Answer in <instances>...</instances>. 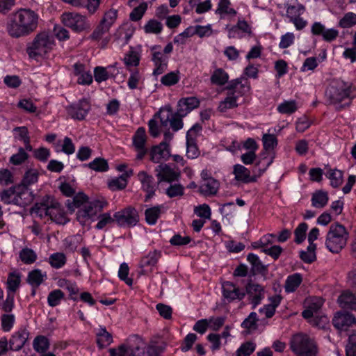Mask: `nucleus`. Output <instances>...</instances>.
Listing matches in <instances>:
<instances>
[{"instance_id": "nucleus-1", "label": "nucleus", "mask_w": 356, "mask_h": 356, "mask_svg": "<svg viewBox=\"0 0 356 356\" xmlns=\"http://www.w3.org/2000/svg\"><path fill=\"white\" fill-rule=\"evenodd\" d=\"M39 15L30 8H19L7 17L6 30L12 38L18 39L30 35L38 26Z\"/></svg>"}, {"instance_id": "nucleus-2", "label": "nucleus", "mask_w": 356, "mask_h": 356, "mask_svg": "<svg viewBox=\"0 0 356 356\" xmlns=\"http://www.w3.org/2000/svg\"><path fill=\"white\" fill-rule=\"evenodd\" d=\"M325 96L330 104L339 105V108L341 109L350 105V102L341 105V102L346 99L351 100L356 97V88L351 83L340 79H334L330 81Z\"/></svg>"}, {"instance_id": "nucleus-3", "label": "nucleus", "mask_w": 356, "mask_h": 356, "mask_svg": "<svg viewBox=\"0 0 356 356\" xmlns=\"http://www.w3.org/2000/svg\"><path fill=\"white\" fill-rule=\"evenodd\" d=\"M266 157L259 158L252 171L243 165H234L232 173L234 175L235 180L244 184L256 182L257 179L262 175L273 163V158L269 159L266 162Z\"/></svg>"}, {"instance_id": "nucleus-4", "label": "nucleus", "mask_w": 356, "mask_h": 356, "mask_svg": "<svg viewBox=\"0 0 356 356\" xmlns=\"http://www.w3.org/2000/svg\"><path fill=\"white\" fill-rule=\"evenodd\" d=\"M225 89L229 92L227 93V97L219 104L218 110L220 112H225L229 109L237 107L238 95L236 93L243 95L249 92L250 86L248 80L241 77L232 80L229 82Z\"/></svg>"}, {"instance_id": "nucleus-5", "label": "nucleus", "mask_w": 356, "mask_h": 356, "mask_svg": "<svg viewBox=\"0 0 356 356\" xmlns=\"http://www.w3.org/2000/svg\"><path fill=\"white\" fill-rule=\"evenodd\" d=\"M349 234L346 227L339 222L330 226L327 233L325 245L332 253H339L346 245Z\"/></svg>"}, {"instance_id": "nucleus-6", "label": "nucleus", "mask_w": 356, "mask_h": 356, "mask_svg": "<svg viewBox=\"0 0 356 356\" xmlns=\"http://www.w3.org/2000/svg\"><path fill=\"white\" fill-rule=\"evenodd\" d=\"M290 348L296 356H317L318 353L315 339L304 333H298L291 337Z\"/></svg>"}, {"instance_id": "nucleus-7", "label": "nucleus", "mask_w": 356, "mask_h": 356, "mask_svg": "<svg viewBox=\"0 0 356 356\" xmlns=\"http://www.w3.org/2000/svg\"><path fill=\"white\" fill-rule=\"evenodd\" d=\"M55 46L52 35L47 32L38 33L33 41L29 43L26 53L31 58L36 59L38 56H44L50 52Z\"/></svg>"}, {"instance_id": "nucleus-8", "label": "nucleus", "mask_w": 356, "mask_h": 356, "mask_svg": "<svg viewBox=\"0 0 356 356\" xmlns=\"http://www.w3.org/2000/svg\"><path fill=\"white\" fill-rule=\"evenodd\" d=\"M185 116L182 115V113L178 109L173 112L172 108L169 106L161 108L154 115L155 118L158 117L159 118L161 127L168 128L170 127L175 132L183 128L182 119Z\"/></svg>"}, {"instance_id": "nucleus-9", "label": "nucleus", "mask_w": 356, "mask_h": 356, "mask_svg": "<svg viewBox=\"0 0 356 356\" xmlns=\"http://www.w3.org/2000/svg\"><path fill=\"white\" fill-rule=\"evenodd\" d=\"M334 327L340 334L344 333L346 336L352 335L356 327V318L348 312H338L332 319Z\"/></svg>"}, {"instance_id": "nucleus-10", "label": "nucleus", "mask_w": 356, "mask_h": 356, "mask_svg": "<svg viewBox=\"0 0 356 356\" xmlns=\"http://www.w3.org/2000/svg\"><path fill=\"white\" fill-rule=\"evenodd\" d=\"M106 204V202L99 200L88 202L84 205V208L78 210L76 213L77 220L84 225L89 219H93L99 213Z\"/></svg>"}, {"instance_id": "nucleus-11", "label": "nucleus", "mask_w": 356, "mask_h": 356, "mask_svg": "<svg viewBox=\"0 0 356 356\" xmlns=\"http://www.w3.org/2000/svg\"><path fill=\"white\" fill-rule=\"evenodd\" d=\"M114 220L118 226L131 227L135 226L139 221V215L136 209L128 207L114 213Z\"/></svg>"}, {"instance_id": "nucleus-12", "label": "nucleus", "mask_w": 356, "mask_h": 356, "mask_svg": "<svg viewBox=\"0 0 356 356\" xmlns=\"http://www.w3.org/2000/svg\"><path fill=\"white\" fill-rule=\"evenodd\" d=\"M63 24L76 32H81L89 28L86 17L76 13H65L62 15Z\"/></svg>"}, {"instance_id": "nucleus-13", "label": "nucleus", "mask_w": 356, "mask_h": 356, "mask_svg": "<svg viewBox=\"0 0 356 356\" xmlns=\"http://www.w3.org/2000/svg\"><path fill=\"white\" fill-rule=\"evenodd\" d=\"M118 17V11L115 9H110L106 11L99 25L94 30L90 38L92 40L100 39L104 34L107 33L110 28L115 23Z\"/></svg>"}, {"instance_id": "nucleus-14", "label": "nucleus", "mask_w": 356, "mask_h": 356, "mask_svg": "<svg viewBox=\"0 0 356 356\" xmlns=\"http://www.w3.org/2000/svg\"><path fill=\"white\" fill-rule=\"evenodd\" d=\"M138 179L141 184V188L146 193L145 202H148L155 195V192L159 186V181H155L154 178L145 171H140L138 174Z\"/></svg>"}, {"instance_id": "nucleus-15", "label": "nucleus", "mask_w": 356, "mask_h": 356, "mask_svg": "<svg viewBox=\"0 0 356 356\" xmlns=\"http://www.w3.org/2000/svg\"><path fill=\"white\" fill-rule=\"evenodd\" d=\"M161 256V250H154L141 257L139 263V268H140L139 274L146 275L151 272L152 268L157 265Z\"/></svg>"}, {"instance_id": "nucleus-16", "label": "nucleus", "mask_w": 356, "mask_h": 356, "mask_svg": "<svg viewBox=\"0 0 356 356\" xmlns=\"http://www.w3.org/2000/svg\"><path fill=\"white\" fill-rule=\"evenodd\" d=\"M160 49L161 47L159 45H154L151 47L152 60L155 66L153 71L154 76L163 74L168 67V57L161 51H157Z\"/></svg>"}, {"instance_id": "nucleus-17", "label": "nucleus", "mask_w": 356, "mask_h": 356, "mask_svg": "<svg viewBox=\"0 0 356 356\" xmlns=\"http://www.w3.org/2000/svg\"><path fill=\"white\" fill-rule=\"evenodd\" d=\"M133 146L137 152L136 159L142 160L148 150L145 147L147 135L143 127H139L133 136Z\"/></svg>"}, {"instance_id": "nucleus-18", "label": "nucleus", "mask_w": 356, "mask_h": 356, "mask_svg": "<svg viewBox=\"0 0 356 356\" xmlns=\"http://www.w3.org/2000/svg\"><path fill=\"white\" fill-rule=\"evenodd\" d=\"M222 296L228 302L240 301L245 296V292L231 282H225L222 284Z\"/></svg>"}, {"instance_id": "nucleus-19", "label": "nucleus", "mask_w": 356, "mask_h": 356, "mask_svg": "<svg viewBox=\"0 0 356 356\" xmlns=\"http://www.w3.org/2000/svg\"><path fill=\"white\" fill-rule=\"evenodd\" d=\"M29 331L25 327H21L14 332L9 339V348L12 351H19L29 341Z\"/></svg>"}, {"instance_id": "nucleus-20", "label": "nucleus", "mask_w": 356, "mask_h": 356, "mask_svg": "<svg viewBox=\"0 0 356 356\" xmlns=\"http://www.w3.org/2000/svg\"><path fill=\"white\" fill-rule=\"evenodd\" d=\"M245 294H248L253 309L259 305L264 298V289L257 283L249 282L245 286Z\"/></svg>"}, {"instance_id": "nucleus-21", "label": "nucleus", "mask_w": 356, "mask_h": 356, "mask_svg": "<svg viewBox=\"0 0 356 356\" xmlns=\"http://www.w3.org/2000/svg\"><path fill=\"white\" fill-rule=\"evenodd\" d=\"M48 217H49L51 221L59 225H65L69 221V218L60 204L53 197L52 202H51L50 204Z\"/></svg>"}, {"instance_id": "nucleus-22", "label": "nucleus", "mask_w": 356, "mask_h": 356, "mask_svg": "<svg viewBox=\"0 0 356 356\" xmlns=\"http://www.w3.org/2000/svg\"><path fill=\"white\" fill-rule=\"evenodd\" d=\"M311 32L314 35H321L323 39L328 42H332L339 35V31L334 29H326L321 22H314L311 28Z\"/></svg>"}, {"instance_id": "nucleus-23", "label": "nucleus", "mask_w": 356, "mask_h": 356, "mask_svg": "<svg viewBox=\"0 0 356 356\" xmlns=\"http://www.w3.org/2000/svg\"><path fill=\"white\" fill-rule=\"evenodd\" d=\"M155 171L159 183L162 181L172 182L177 180L179 177V172L165 163L159 165Z\"/></svg>"}, {"instance_id": "nucleus-24", "label": "nucleus", "mask_w": 356, "mask_h": 356, "mask_svg": "<svg viewBox=\"0 0 356 356\" xmlns=\"http://www.w3.org/2000/svg\"><path fill=\"white\" fill-rule=\"evenodd\" d=\"M90 109L89 102L87 99H81L78 103L71 105L67 111L69 115L74 119L82 120L85 118Z\"/></svg>"}, {"instance_id": "nucleus-25", "label": "nucleus", "mask_w": 356, "mask_h": 356, "mask_svg": "<svg viewBox=\"0 0 356 356\" xmlns=\"http://www.w3.org/2000/svg\"><path fill=\"white\" fill-rule=\"evenodd\" d=\"M170 147L166 142H161L152 147L150 151V160L154 163H159L161 160H167L170 157Z\"/></svg>"}, {"instance_id": "nucleus-26", "label": "nucleus", "mask_w": 356, "mask_h": 356, "mask_svg": "<svg viewBox=\"0 0 356 356\" xmlns=\"http://www.w3.org/2000/svg\"><path fill=\"white\" fill-rule=\"evenodd\" d=\"M166 211V207L163 204L156 205L148 208L145 211V220L148 225H154L156 223L157 220L161 217V214Z\"/></svg>"}, {"instance_id": "nucleus-27", "label": "nucleus", "mask_w": 356, "mask_h": 356, "mask_svg": "<svg viewBox=\"0 0 356 356\" xmlns=\"http://www.w3.org/2000/svg\"><path fill=\"white\" fill-rule=\"evenodd\" d=\"M200 106V101L195 97L181 98L177 104V109L182 113V115H187L194 108Z\"/></svg>"}, {"instance_id": "nucleus-28", "label": "nucleus", "mask_w": 356, "mask_h": 356, "mask_svg": "<svg viewBox=\"0 0 356 356\" xmlns=\"http://www.w3.org/2000/svg\"><path fill=\"white\" fill-rule=\"evenodd\" d=\"M51 202H52V197H45L42 202L35 204L31 209V213L41 218L48 216Z\"/></svg>"}, {"instance_id": "nucleus-29", "label": "nucleus", "mask_w": 356, "mask_h": 356, "mask_svg": "<svg viewBox=\"0 0 356 356\" xmlns=\"http://www.w3.org/2000/svg\"><path fill=\"white\" fill-rule=\"evenodd\" d=\"M338 302L341 308L356 310V297L350 291L343 292L338 298Z\"/></svg>"}, {"instance_id": "nucleus-30", "label": "nucleus", "mask_w": 356, "mask_h": 356, "mask_svg": "<svg viewBox=\"0 0 356 356\" xmlns=\"http://www.w3.org/2000/svg\"><path fill=\"white\" fill-rule=\"evenodd\" d=\"M88 202V197L83 193H79L74 196L72 200H67L66 206L67 209L73 212L76 209L84 208V205Z\"/></svg>"}, {"instance_id": "nucleus-31", "label": "nucleus", "mask_w": 356, "mask_h": 356, "mask_svg": "<svg viewBox=\"0 0 356 356\" xmlns=\"http://www.w3.org/2000/svg\"><path fill=\"white\" fill-rule=\"evenodd\" d=\"M247 260L251 264V271L254 275H265L266 273L268 270L267 266L262 264L257 255L250 253L247 257Z\"/></svg>"}, {"instance_id": "nucleus-32", "label": "nucleus", "mask_w": 356, "mask_h": 356, "mask_svg": "<svg viewBox=\"0 0 356 356\" xmlns=\"http://www.w3.org/2000/svg\"><path fill=\"white\" fill-rule=\"evenodd\" d=\"M97 343L100 348H105L113 342L111 334L104 326H100L96 332Z\"/></svg>"}, {"instance_id": "nucleus-33", "label": "nucleus", "mask_w": 356, "mask_h": 356, "mask_svg": "<svg viewBox=\"0 0 356 356\" xmlns=\"http://www.w3.org/2000/svg\"><path fill=\"white\" fill-rule=\"evenodd\" d=\"M219 183L213 178H209L204 180L200 186V192L204 195H215L218 192Z\"/></svg>"}, {"instance_id": "nucleus-34", "label": "nucleus", "mask_w": 356, "mask_h": 356, "mask_svg": "<svg viewBox=\"0 0 356 356\" xmlns=\"http://www.w3.org/2000/svg\"><path fill=\"white\" fill-rule=\"evenodd\" d=\"M47 278L46 273L40 269H34L28 274L26 281L32 287H38Z\"/></svg>"}, {"instance_id": "nucleus-35", "label": "nucleus", "mask_w": 356, "mask_h": 356, "mask_svg": "<svg viewBox=\"0 0 356 356\" xmlns=\"http://www.w3.org/2000/svg\"><path fill=\"white\" fill-rule=\"evenodd\" d=\"M127 344L134 353V356H140L144 348L145 342L139 336L133 335L129 338Z\"/></svg>"}, {"instance_id": "nucleus-36", "label": "nucleus", "mask_w": 356, "mask_h": 356, "mask_svg": "<svg viewBox=\"0 0 356 356\" xmlns=\"http://www.w3.org/2000/svg\"><path fill=\"white\" fill-rule=\"evenodd\" d=\"M262 141H263V146L264 149L265 150L264 152H263L261 154L260 158L266 157V162L269 159V158L267 157V152L273 149L277 145V140L275 135L273 134H264L262 137ZM271 158H273L271 156Z\"/></svg>"}, {"instance_id": "nucleus-37", "label": "nucleus", "mask_w": 356, "mask_h": 356, "mask_svg": "<svg viewBox=\"0 0 356 356\" xmlns=\"http://www.w3.org/2000/svg\"><path fill=\"white\" fill-rule=\"evenodd\" d=\"M210 80L212 84L222 86L228 82L229 75L223 69L217 68L212 73Z\"/></svg>"}, {"instance_id": "nucleus-38", "label": "nucleus", "mask_w": 356, "mask_h": 356, "mask_svg": "<svg viewBox=\"0 0 356 356\" xmlns=\"http://www.w3.org/2000/svg\"><path fill=\"white\" fill-rule=\"evenodd\" d=\"M312 204L316 208H323L328 202L329 197L327 193L319 190L312 194Z\"/></svg>"}, {"instance_id": "nucleus-39", "label": "nucleus", "mask_w": 356, "mask_h": 356, "mask_svg": "<svg viewBox=\"0 0 356 356\" xmlns=\"http://www.w3.org/2000/svg\"><path fill=\"white\" fill-rule=\"evenodd\" d=\"M302 280V276L300 273L289 275L285 282V291L287 293L294 292L300 285Z\"/></svg>"}, {"instance_id": "nucleus-40", "label": "nucleus", "mask_w": 356, "mask_h": 356, "mask_svg": "<svg viewBox=\"0 0 356 356\" xmlns=\"http://www.w3.org/2000/svg\"><path fill=\"white\" fill-rule=\"evenodd\" d=\"M325 176L330 180V185L333 188L339 187L343 181V173L337 169H330Z\"/></svg>"}, {"instance_id": "nucleus-41", "label": "nucleus", "mask_w": 356, "mask_h": 356, "mask_svg": "<svg viewBox=\"0 0 356 356\" xmlns=\"http://www.w3.org/2000/svg\"><path fill=\"white\" fill-rule=\"evenodd\" d=\"M285 7L286 9V16L290 19L300 17L305 10V7L298 1L293 4L287 3Z\"/></svg>"}, {"instance_id": "nucleus-42", "label": "nucleus", "mask_w": 356, "mask_h": 356, "mask_svg": "<svg viewBox=\"0 0 356 356\" xmlns=\"http://www.w3.org/2000/svg\"><path fill=\"white\" fill-rule=\"evenodd\" d=\"M49 339L43 335L37 336L33 341L34 350L40 354L46 352L49 349Z\"/></svg>"}, {"instance_id": "nucleus-43", "label": "nucleus", "mask_w": 356, "mask_h": 356, "mask_svg": "<svg viewBox=\"0 0 356 356\" xmlns=\"http://www.w3.org/2000/svg\"><path fill=\"white\" fill-rule=\"evenodd\" d=\"M21 282V275L19 273L14 271L10 273L7 280V289L8 291L15 293L19 286Z\"/></svg>"}, {"instance_id": "nucleus-44", "label": "nucleus", "mask_w": 356, "mask_h": 356, "mask_svg": "<svg viewBox=\"0 0 356 356\" xmlns=\"http://www.w3.org/2000/svg\"><path fill=\"white\" fill-rule=\"evenodd\" d=\"M230 0H220L218 3V8L216 10V14L218 15H227L235 16L237 13L236 10L230 7Z\"/></svg>"}, {"instance_id": "nucleus-45", "label": "nucleus", "mask_w": 356, "mask_h": 356, "mask_svg": "<svg viewBox=\"0 0 356 356\" xmlns=\"http://www.w3.org/2000/svg\"><path fill=\"white\" fill-rule=\"evenodd\" d=\"M86 166L96 172H106L109 168L108 161L102 157L95 159L92 161L86 164Z\"/></svg>"}, {"instance_id": "nucleus-46", "label": "nucleus", "mask_w": 356, "mask_h": 356, "mask_svg": "<svg viewBox=\"0 0 356 356\" xmlns=\"http://www.w3.org/2000/svg\"><path fill=\"white\" fill-rule=\"evenodd\" d=\"M163 27L161 22L152 19L145 24L143 29L145 33L158 35L163 31Z\"/></svg>"}, {"instance_id": "nucleus-47", "label": "nucleus", "mask_w": 356, "mask_h": 356, "mask_svg": "<svg viewBox=\"0 0 356 356\" xmlns=\"http://www.w3.org/2000/svg\"><path fill=\"white\" fill-rule=\"evenodd\" d=\"M132 37V31L129 33L124 27H120L117 30L115 34V40L113 42H116L121 47L128 44L130 38Z\"/></svg>"}, {"instance_id": "nucleus-48", "label": "nucleus", "mask_w": 356, "mask_h": 356, "mask_svg": "<svg viewBox=\"0 0 356 356\" xmlns=\"http://www.w3.org/2000/svg\"><path fill=\"white\" fill-rule=\"evenodd\" d=\"M316 245H309L306 250H301L300 252V259L307 264H311L316 259L315 250Z\"/></svg>"}, {"instance_id": "nucleus-49", "label": "nucleus", "mask_w": 356, "mask_h": 356, "mask_svg": "<svg viewBox=\"0 0 356 356\" xmlns=\"http://www.w3.org/2000/svg\"><path fill=\"white\" fill-rule=\"evenodd\" d=\"M19 258L25 264H31L37 259L36 253L31 248H25L19 252Z\"/></svg>"}, {"instance_id": "nucleus-50", "label": "nucleus", "mask_w": 356, "mask_h": 356, "mask_svg": "<svg viewBox=\"0 0 356 356\" xmlns=\"http://www.w3.org/2000/svg\"><path fill=\"white\" fill-rule=\"evenodd\" d=\"M64 293L60 289L51 291L47 297L48 305L52 307L58 305L60 301L64 298Z\"/></svg>"}, {"instance_id": "nucleus-51", "label": "nucleus", "mask_w": 356, "mask_h": 356, "mask_svg": "<svg viewBox=\"0 0 356 356\" xmlns=\"http://www.w3.org/2000/svg\"><path fill=\"white\" fill-rule=\"evenodd\" d=\"M50 265L54 268H60L66 263V257L63 253L56 252L50 255L49 258Z\"/></svg>"}, {"instance_id": "nucleus-52", "label": "nucleus", "mask_w": 356, "mask_h": 356, "mask_svg": "<svg viewBox=\"0 0 356 356\" xmlns=\"http://www.w3.org/2000/svg\"><path fill=\"white\" fill-rule=\"evenodd\" d=\"M356 24V14L352 12L346 13L339 20L338 26L343 29L350 28Z\"/></svg>"}, {"instance_id": "nucleus-53", "label": "nucleus", "mask_w": 356, "mask_h": 356, "mask_svg": "<svg viewBox=\"0 0 356 356\" xmlns=\"http://www.w3.org/2000/svg\"><path fill=\"white\" fill-rule=\"evenodd\" d=\"M29 159V154L25 149L19 147L17 153L10 157L9 162L15 165H21Z\"/></svg>"}, {"instance_id": "nucleus-54", "label": "nucleus", "mask_w": 356, "mask_h": 356, "mask_svg": "<svg viewBox=\"0 0 356 356\" xmlns=\"http://www.w3.org/2000/svg\"><path fill=\"white\" fill-rule=\"evenodd\" d=\"M308 225L306 222H301L294 230V242L297 244L302 243L306 238V232Z\"/></svg>"}, {"instance_id": "nucleus-55", "label": "nucleus", "mask_w": 356, "mask_h": 356, "mask_svg": "<svg viewBox=\"0 0 356 356\" xmlns=\"http://www.w3.org/2000/svg\"><path fill=\"white\" fill-rule=\"evenodd\" d=\"M147 9V3L146 2L141 3L131 11L129 15V19L134 22L139 21L143 17Z\"/></svg>"}, {"instance_id": "nucleus-56", "label": "nucleus", "mask_w": 356, "mask_h": 356, "mask_svg": "<svg viewBox=\"0 0 356 356\" xmlns=\"http://www.w3.org/2000/svg\"><path fill=\"white\" fill-rule=\"evenodd\" d=\"M198 155L199 151L195 138H186V156L193 159L197 158Z\"/></svg>"}, {"instance_id": "nucleus-57", "label": "nucleus", "mask_w": 356, "mask_h": 356, "mask_svg": "<svg viewBox=\"0 0 356 356\" xmlns=\"http://www.w3.org/2000/svg\"><path fill=\"white\" fill-rule=\"evenodd\" d=\"M256 345L251 341L245 342L238 348L236 352V356H250L255 350Z\"/></svg>"}, {"instance_id": "nucleus-58", "label": "nucleus", "mask_w": 356, "mask_h": 356, "mask_svg": "<svg viewBox=\"0 0 356 356\" xmlns=\"http://www.w3.org/2000/svg\"><path fill=\"white\" fill-rule=\"evenodd\" d=\"M179 72H171L163 76L161 83L165 86H171L177 84L179 81Z\"/></svg>"}, {"instance_id": "nucleus-59", "label": "nucleus", "mask_w": 356, "mask_h": 356, "mask_svg": "<svg viewBox=\"0 0 356 356\" xmlns=\"http://www.w3.org/2000/svg\"><path fill=\"white\" fill-rule=\"evenodd\" d=\"M297 110L295 101H285L277 107V111L282 114H291Z\"/></svg>"}, {"instance_id": "nucleus-60", "label": "nucleus", "mask_w": 356, "mask_h": 356, "mask_svg": "<svg viewBox=\"0 0 356 356\" xmlns=\"http://www.w3.org/2000/svg\"><path fill=\"white\" fill-rule=\"evenodd\" d=\"M127 185V180L124 175L113 179L108 182V187L112 191L122 190Z\"/></svg>"}, {"instance_id": "nucleus-61", "label": "nucleus", "mask_w": 356, "mask_h": 356, "mask_svg": "<svg viewBox=\"0 0 356 356\" xmlns=\"http://www.w3.org/2000/svg\"><path fill=\"white\" fill-rule=\"evenodd\" d=\"M109 353L111 356H134V353L127 343L120 345L118 348H111Z\"/></svg>"}, {"instance_id": "nucleus-62", "label": "nucleus", "mask_w": 356, "mask_h": 356, "mask_svg": "<svg viewBox=\"0 0 356 356\" xmlns=\"http://www.w3.org/2000/svg\"><path fill=\"white\" fill-rule=\"evenodd\" d=\"M124 62L127 67H136L139 65L140 56L136 51L131 50L125 55Z\"/></svg>"}, {"instance_id": "nucleus-63", "label": "nucleus", "mask_w": 356, "mask_h": 356, "mask_svg": "<svg viewBox=\"0 0 356 356\" xmlns=\"http://www.w3.org/2000/svg\"><path fill=\"white\" fill-rule=\"evenodd\" d=\"M184 188L180 184H170L165 193L169 197H181L184 195Z\"/></svg>"}, {"instance_id": "nucleus-64", "label": "nucleus", "mask_w": 356, "mask_h": 356, "mask_svg": "<svg viewBox=\"0 0 356 356\" xmlns=\"http://www.w3.org/2000/svg\"><path fill=\"white\" fill-rule=\"evenodd\" d=\"M346 356H356V334L350 335L346 346Z\"/></svg>"}]
</instances>
